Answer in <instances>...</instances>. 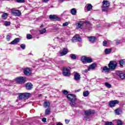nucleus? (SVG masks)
I'll return each instance as SVG.
<instances>
[{
  "label": "nucleus",
  "mask_w": 125,
  "mask_h": 125,
  "mask_svg": "<svg viewBox=\"0 0 125 125\" xmlns=\"http://www.w3.org/2000/svg\"><path fill=\"white\" fill-rule=\"evenodd\" d=\"M17 2L22 3L25 2V0H16Z\"/></svg>",
  "instance_id": "nucleus-41"
},
{
  "label": "nucleus",
  "mask_w": 125,
  "mask_h": 125,
  "mask_svg": "<svg viewBox=\"0 0 125 125\" xmlns=\"http://www.w3.org/2000/svg\"><path fill=\"white\" fill-rule=\"evenodd\" d=\"M62 93L63 94H65V95H67V94H68L69 93V92H68V91L66 90H64L62 91Z\"/></svg>",
  "instance_id": "nucleus-42"
},
{
  "label": "nucleus",
  "mask_w": 125,
  "mask_h": 125,
  "mask_svg": "<svg viewBox=\"0 0 125 125\" xmlns=\"http://www.w3.org/2000/svg\"><path fill=\"white\" fill-rule=\"evenodd\" d=\"M21 48H22V49H25V48H26V45H25V44H21Z\"/></svg>",
  "instance_id": "nucleus-40"
},
{
  "label": "nucleus",
  "mask_w": 125,
  "mask_h": 125,
  "mask_svg": "<svg viewBox=\"0 0 125 125\" xmlns=\"http://www.w3.org/2000/svg\"><path fill=\"white\" fill-rule=\"evenodd\" d=\"M70 105L71 107L77 108V103H76V101H71L70 103Z\"/></svg>",
  "instance_id": "nucleus-23"
},
{
  "label": "nucleus",
  "mask_w": 125,
  "mask_h": 125,
  "mask_svg": "<svg viewBox=\"0 0 125 125\" xmlns=\"http://www.w3.org/2000/svg\"><path fill=\"white\" fill-rule=\"evenodd\" d=\"M65 122L66 124H69L70 120H68L66 119L65 120Z\"/></svg>",
  "instance_id": "nucleus-50"
},
{
  "label": "nucleus",
  "mask_w": 125,
  "mask_h": 125,
  "mask_svg": "<svg viewBox=\"0 0 125 125\" xmlns=\"http://www.w3.org/2000/svg\"><path fill=\"white\" fill-rule=\"evenodd\" d=\"M88 95H89V91H85L83 92V96H84V97H87Z\"/></svg>",
  "instance_id": "nucleus-29"
},
{
  "label": "nucleus",
  "mask_w": 125,
  "mask_h": 125,
  "mask_svg": "<svg viewBox=\"0 0 125 125\" xmlns=\"http://www.w3.org/2000/svg\"><path fill=\"white\" fill-rule=\"evenodd\" d=\"M39 32L41 35H42V34H44L46 32V29L44 28L43 30H39Z\"/></svg>",
  "instance_id": "nucleus-35"
},
{
  "label": "nucleus",
  "mask_w": 125,
  "mask_h": 125,
  "mask_svg": "<svg viewBox=\"0 0 125 125\" xmlns=\"http://www.w3.org/2000/svg\"><path fill=\"white\" fill-rule=\"evenodd\" d=\"M62 75L64 77H69L71 74L70 73V68L69 67H63L62 69Z\"/></svg>",
  "instance_id": "nucleus-5"
},
{
  "label": "nucleus",
  "mask_w": 125,
  "mask_h": 125,
  "mask_svg": "<svg viewBox=\"0 0 125 125\" xmlns=\"http://www.w3.org/2000/svg\"><path fill=\"white\" fill-rule=\"evenodd\" d=\"M88 39L90 42H94L96 40V37L94 36L88 37Z\"/></svg>",
  "instance_id": "nucleus-19"
},
{
  "label": "nucleus",
  "mask_w": 125,
  "mask_h": 125,
  "mask_svg": "<svg viewBox=\"0 0 125 125\" xmlns=\"http://www.w3.org/2000/svg\"><path fill=\"white\" fill-rule=\"evenodd\" d=\"M64 0H59V1H61V2H63Z\"/></svg>",
  "instance_id": "nucleus-55"
},
{
  "label": "nucleus",
  "mask_w": 125,
  "mask_h": 125,
  "mask_svg": "<svg viewBox=\"0 0 125 125\" xmlns=\"http://www.w3.org/2000/svg\"><path fill=\"white\" fill-rule=\"evenodd\" d=\"M81 91V89H78L76 90V92H80Z\"/></svg>",
  "instance_id": "nucleus-53"
},
{
  "label": "nucleus",
  "mask_w": 125,
  "mask_h": 125,
  "mask_svg": "<svg viewBox=\"0 0 125 125\" xmlns=\"http://www.w3.org/2000/svg\"><path fill=\"white\" fill-rule=\"evenodd\" d=\"M10 24H11V22L10 21H6L4 22L5 26H9V25H10Z\"/></svg>",
  "instance_id": "nucleus-38"
},
{
  "label": "nucleus",
  "mask_w": 125,
  "mask_h": 125,
  "mask_svg": "<svg viewBox=\"0 0 125 125\" xmlns=\"http://www.w3.org/2000/svg\"><path fill=\"white\" fill-rule=\"evenodd\" d=\"M74 77L75 81H80V80H81V75L79 73L75 72Z\"/></svg>",
  "instance_id": "nucleus-16"
},
{
  "label": "nucleus",
  "mask_w": 125,
  "mask_h": 125,
  "mask_svg": "<svg viewBox=\"0 0 125 125\" xmlns=\"http://www.w3.org/2000/svg\"><path fill=\"white\" fill-rule=\"evenodd\" d=\"M23 95L24 97V100H27L30 97V95H31L30 93H23Z\"/></svg>",
  "instance_id": "nucleus-24"
},
{
  "label": "nucleus",
  "mask_w": 125,
  "mask_h": 125,
  "mask_svg": "<svg viewBox=\"0 0 125 125\" xmlns=\"http://www.w3.org/2000/svg\"><path fill=\"white\" fill-rule=\"evenodd\" d=\"M87 58L85 56H83L81 58V61L83 63V64H85L86 63V60H87Z\"/></svg>",
  "instance_id": "nucleus-26"
},
{
  "label": "nucleus",
  "mask_w": 125,
  "mask_h": 125,
  "mask_svg": "<svg viewBox=\"0 0 125 125\" xmlns=\"http://www.w3.org/2000/svg\"><path fill=\"white\" fill-rule=\"evenodd\" d=\"M117 62L114 61H111L108 64V67H109V69L110 70H115L116 69V67H117Z\"/></svg>",
  "instance_id": "nucleus-4"
},
{
  "label": "nucleus",
  "mask_w": 125,
  "mask_h": 125,
  "mask_svg": "<svg viewBox=\"0 0 125 125\" xmlns=\"http://www.w3.org/2000/svg\"><path fill=\"white\" fill-rule=\"evenodd\" d=\"M105 85L106 86V87H108V88H111L112 85H111V84L106 82L105 83Z\"/></svg>",
  "instance_id": "nucleus-36"
},
{
  "label": "nucleus",
  "mask_w": 125,
  "mask_h": 125,
  "mask_svg": "<svg viewBox=\"0 0 125 125\" xmlns=\"http://www.w3.org/2000/svg\"><path fill=\"white\" fill-rule=\"evenodd\" d=\"M117 125H123V122L121 120L117 121Z\"/></svg>",
  "instance_id": "nucleus-43"
},
{
  "label": "nucleus",
  "mask_w": 125,
  "mask_h": 125,
  "mask_svg": "<svg viewBox=\"0 0 125 125\" xmlns=\"http://www.w3.org/2000/svg\"><path fill=\"white\" fill-rule=\"evenodd\" d=\"M90 69H89L88 68L87 69L84 70V72L85 73H87V72H88V71H90Z\"/></svg>",
  "instance_id": "nucleus-49"
},
{
  "label": "nucleus",
  "mask_w": 125,
  "mask_h": 125,
  "mask_svg": "<svg viewBox=\"0 0 125 125\" xmlns=\"http://www.w3.org/2000/svg\"><path fill=\"white\" fill-rule=\"evenodd\" d=\"M40 27L41 28H42V27H43V25L42 24Z\"/></svg>",
  "instance_id": "nucleus-56"
},
{
  "label": "nucleus",
  "mask_w": 125,
  "mask_h": 125,
  "mask_svg": "<svg viewBox=\"0 0 125 125\" xmlns=\"http://www.w3.org/2000/svg\"><path fill=\"white\" fill-rule=\"evenodd\" d=\"M110 6V2L108 0H104L103 1V6L102 7V10L104 12L108 11V8Z\"/></svg>",
  "instance_id": "nucleus-3"
},
{
  "label": "nucleus",
  "mask_w": 125,
  "mask_h": 125,
  "mask_svg": "<svg viewBox=\"0 0 125 125\" xmlns=\"http://www.w3.org/2000/svg\"><path fill=\"white\" fill-rule=\"evenodd\" d=\"M97 64L95 63H93L92 64H91L89 67L88 69L89 70H94L95 69V67H96Z\"/></svg>",
  "instance_id": "nucleus-21"
},
{
  "label": "nucleus",
  "mask_w": 125,
  "mask_h": 125,
  "mask_svg": "<svg viewBox=\"0 0 125 125\" xmlns=\"http://www.w3.org/2000/svg\"><path fill=\"white\" fill-rule=\"evenodd\" d=\"M120 42H121V41L120 40H117L116 41L117 44H119V43H120Z\"/></svg>",
  "instance_id": "nucleus-51"
},
{
  "label": "nucleus",
  "mask_w": 125,
  "mask_h": 125,
  "mask_svg": "<svg viewBox=\"0 0 125 125\" xmlns=\"http://www.w3.org/2000/svg\"><path fill=\"white\" fill-rule=\"evenodd\" d=\"M105 125H114V124L112 122H107L105 123Z\"/></svg>",
  "instance_id": "nucleus-45"
},
{
  "label": "nucleus",
  "mask_w": 125,
  "mask_h": 125,
  "mask_svg": "<svg viewBox=\"0 0 125 125\" xmlns=\"http://www.w3.org/2000/svg\"><path fill=\"white\" fill-rule=\"evenodd\" d=\"M16 82L18 83H20V84H22V83H25V78H24L23 77L17 78L16 79Z\"/></svg>",
  "instance_id": "nucleus-8"
},
{
  "label": "nucleus",
  "mask_w": 125,
  "mask_h": 125,
  "mask_svg": "<svg viewBox=\"0 0 125 125\" xmlns=\"http://www.w3.org/2000/svg\"><path fill=\"white\" fill-rule=\"evenodd\" d=\"M114 24V22L111 23V25H113Z\"/></svg>",
  "instance_id": "nucleus-57"
},
{
  "label": "nucleus",
  "mask_w": 125,
  "mask_h": 125,
  "mask_svg": "<svg viewBox=\"0 0 125 125\" xmlns=\"http://www.w3.org/2000/svg\"><path fill=\"white\" fill-rule=\"evenodd\" d=\"M82 42V39L79 35H75L72 39V42Z\"/></svg>",
  "instance_id": "nucleus-9"
},
{
  "label": "nucleus",
  "mask_w": 125,
  "mask_h": 125,
  "mask_svg": "<svg viewBox=\"0 0 125 125\" xmlns=\"http://www.w3.org/2000/svg\"><path fill=\"white\" fill-rule=\"evenodd\" d=\"M23 73H24V75H26V76H30V75H31V71L30 69L25 68L23 70Z\"/></svg>",
  "instance_id": "nucleus-15"
},
{
  "label": "nucleus",
  "mask_w": 125,
  "mask_h": 125,
  "mask_svg": "<svg viewBox=\"0 0 125 125\" xmlns=\"http://www.w3.org/2000/svg\"><path fill=\"white\" fill-rule=\"evenodd\" d=\"M20 41V39L16 38L14 41L11 42L10 44H16V43H18L19 41Z\"/></svg>",
  "instance_id": "nucleus-20"
},
{
  "label": "nucleus",
  "mask_w": 125,
  "mask_h": 125,
  "mask_svg": "<svg viewBox=\"0 0 125 125\" xmlns=\"http://www.w3.org/2000/svg\"><path fill=\"white\" fill-rule=\"evenodd\" d=\"M70 57H71V59H77V56L75 54H70Z\"/></svg>",
  "instance_id": "nucleus-34"
},
{
  "label": "nucleus",
  "mask_w": 125,
  "mask_h": 125,
  "mask_svg": "<svg viewBox=\"0 0 125 125\" xmlns=\"http://www.w3.org/2000/svg\"><path fill=\"white\" fill-rule=\"evenodd\" d=\"M50 106V103L49 101H46L44 102L43 107L44 108H47V107H49Z\"/></svg>",
  "instance_id": "nucleus-22"
},
{
  "label": "nucleus",
  "mask_w": 125,
  "mask_h": 125,
  "mask_svg": "<svg viewBox=\"0 0 125 125\" xmlns=\"http://www.w3.org/2000/svg\"><path fill=\"white\" fill-rule=\"evenodd\" d=\"M83 24H85L87 27H89V30H91V24H90V23H89V21H78L77 23H76V27H77V28H80L83 27Z\"/></svg>",
  "instance_id": "nucleus-1"
},
{
  "label": "nucleus",
  "mask_w": 125,
  "mask_h": 125,
  "mask_svg": "<svg viewBox=\"0 0 125 125\" xmlns=\"http://www.w3.org/2000/svg\"><path fill=\"white\" fill-rule=\"evenodd\" d=\"M101 71L102 73H104L105 74H109L110 73V69L109 67L107 66H104L103 67H101Z\"/></svg>",
  "instance_id": "nucleus-7"
},
{
  "label": "nucleus",
  "mask_w": 125,
  "mask_h": 125,
  "mask_svg": "<svg viewBox=\"0 0 125 125\" xmlns=\"http://www.w3.org/2000/svg\"><path fill=\"white\" fill-rule=\"evenodd\" d=\"M19 100H22V99H23V100H24V93H21L19 95Z\"/></svg>",
  "instance_id": "nucleus-28"
},
{
  "label": "nucleus",
  "mask_w": 125,
  "mask_h": 125,
  "mask_svg": "<svg viewBox=\"0 0 125 125\" xmlns=\"http://www.w3.org/2000/svg\"><path fill=\"white\" fill-rule=\"evenodd\" d=\"M50 19L53 20L54 21H59L60 20V18L58 17L55 15H50L49 16Z\"/></svg>",
  "instance_id": "nucleus-13"
},
{
  "label": "nucleus",
  "mask_w": 125,
  "mask_h": 125,
  "mask_svg": "<svg viewBox=\"0 0 125 125\" xmlns=\"http://www.w3.org/2000/svg\"><path fill=\"white\" fill-rule=\"evenodd\" d=\"M68 25H69V23H68V22H65L62 24V26L66 27V26H68Z\"/></svg>",
  "instance_id": "nucleus-44"
},
{
  "label": "nucleus",
  "mask_w": 125,
  "mask_h": 125,
  "mask_svg": "<svg viewBox=\"0 0 125 125\" xmlns=\"http://www.w3.org/2000/svg\"><path fill=\"white\" fill-rule=\"evenodd\" d=\"M116 75H117V76L119 77V78L120 79H121L122 80H124V79H125V73H124L122 71H117L116 72Z\"/></svg>",
  "instance_id": "nucleus-12"
},
{
  "label": "nucleus",
  "mask_w": 125,
  "mask_h": 125,
  "mask_svg": "<svg viewBox=\"0 0 125 125\" xmlns=\"http://www.w3.org/2000/svg\"><path fill=\"white\" fill-rule=\"evenodd\" d=\"M25 87L27 90H31L33 88V84L31 83H27L25 85Z\"/></svg>",
  "instance_id": "nucleus-14"
},
{
  "label": "nucleus",
  "mask_w": 125,
  "mask_h": 125,
  "mask_svg": "<svg viewBox=\"0 0 125 125\" xmlns=\"http://www.w3.org/2000/svg\"><path fill=\"white\" fill-rule=\"evenodd\" d=\"M92 61H93L92 59L89 57H87L86 63H91Z\"/></svg>",
  "instance_id": "nucleus-32"
},
{
  "label": "nucleus",
  "mask_w": 125,
  "mask_h": 125,
  "mask_svg": "<svg viewBox=\"0 0 125 125\" xmlns=\"http://www.w3.org/2000/svg\"><path fill=\"white\" fill-rule=\"evenodd\" d=\"M66 97L70 102L76 101L77 100V96L73 94H69L67 95Z\"/></svg>",
  "instance_id": "nucleus-6"
},
{
  "label": "nucleus",
  "mask_w": 125,
  "mask_h": 125,
  "mask_svg": "<svg viewBox=\"0 0 125 125\" xmlns=\"http://www.w3.org/2000/svg\"><path fill=\"white\" fill-rule=\"evenodd\" d=\"M84 113L85 115V116L84 117V119L86 120V121L90 122V117L89 116H90L91 114H94L95 113V111L91 110H85Z\"/></svg>",
  "instance_id": "nucleus-2"
},
{
  "label": "nucleus",
  "mask_w": 125,
  "mask_h": 125,
  "mask_svg": "<svg viewBox=\"0 0 125 125\" xmlns=\"http://www.w3.org/2000/svg\"><path fill=\"white\" fill-rule=\"evenodd\" d=\"M26 38L27 40H31V39H33V36L31 34H27Z\"/></svg>",
  "instance_id": "nucleus-37"
},
{
  "label": "nucleus",
  "mask_w": 125,
  "mask_h": 125,
  "mask_svg": "<svg viewBox=\"0 0 125 125\" xmlns=\"http://www.w3.org/2000/svg\"><path fill=\"white\" fill-rule=\"evenodd\" d=\"M68 53V49L63 48L62 51L60 53V56H64V55H66Z\"/></svg>",
  "instance_id": "nucleus-17"
},
{
  "label": "nucleus",
  "mask_w": 125,
  "mask_h": 125,
  "mask_svg": "<svg viewBox=\"0 0 125 125\" xmlns=\"http://www.w3.org/2000/svg\"><path fill=\"white\" fill-rule=\"evenodd\" d=\"M111 51H112V49H108V48L105 49L104 50V52L105 54H110Z\"/></svg>",
  "instance_id": "nucleus-27"
},
{
  "label": "nucleus",
  "mask_w": 125,
  "mask_h": 125,
  "mask_svg": "<svg viewBox=\"0 0 125 125\" xmlns=\"http://www.w3.org/2000/svg\"><path fill=\"white\" fill-rule=\"evenodd\" d=\"M85 7L87 10V11H90L92 9V5L90 3H88L85 5Z\"/></svg>",
  "instance_id": "nucleus-18"
},
{
  "label": "nucleus",
  "mask_w": 125,
  "mask_h": 125,
  "mask_svg": "<svg viewBox=\"0 0 125 125\" xmlns=\"http://www.w3.org/2000/svg\"><path fill=\"white\" fill-rule=\"evenodd\" d=\"M45 115H49L50 114V108H47L45 110Z\"/></svg>",
  "instance_id": "nucleus-31"
},
{
  "label": "nucleus",
  "mask_w": 125,
  "mask_h": 125,
  "mask_svg": "<svg viewBox=\"0 0 125 125\" xmlns=\"http://www.w3.org/2000/svg\"><path fill=\"white\" fill-rule=\"evenodd\" d=\"M119 64H120V66H124V61H120Z\"/></svg>",
  "instance_id": "nucleus-47"
},
{
  "label": "nucleus",
  "mask_w": 125,
  "mask_h": 125,
  "mask_svg": "<svg viewBox=\"0 0 125 125\" xmlns=\"http://www.w3.org/2000/svg\"><path fill=\"white\" fill-rule=\"evenodd\" d=\"M42 122H43V123H46V118H43L42 119Z\"/></svg>",
  "instance_id": "nucleus-48"
},
{
  "label": "nucleus",
  "mask_w": 125,
  "mask_h": 125,
  "mask_svg": "<svg viewBox=\"0 0 125 125\" xmlns=\"http://www.w3.org/2000/svg\"><path fill=\"white\" fill-rule=\"evenodd\" d=\"M2 19L5 20L7 18V13H4L2 15Z\"/></svg>",
  "instance_id": "nucleus-33"
},
{
  "label": "nucleus",
  "mask_w": 125,
  "mask_h": 125,
  "mask_svg": "<svg viewBox=\"0 0 125 125\" xmlns=\"http://www.w3.org/2000/svg\"><path fill=\"white\" fill-rule=\"evenodd\" d=\"M70 13L72 15H76L77 14V9L76 8H72L70 10Z\"/></svg>",
  "instance_id": "nucleus-25"
},
{
  "label": "nucleus",
  "mask_w": 125,
  "mask_h": 125,
  "mask_svg": "<svg viewBox=\"0 0 125 125\" xmlns=\"http://www.w3.org/2000/svg\"><path fill=\"white\" fill-rule=\"evenodd\" d=\"M56 125H63V124L60 122V123H57Z\"/></svg>",
  "instance_id": "nucleus-52"
},
{
  "label": "nucleus",
  "mask_w": 125,
  "mask_h": 125,
  "mask_svg": "<svg viewBox=\"0 0 125 125\" xmlns=\"http://www.w3.org/2000/svg\"><path fill=\"white\" fill-rule=\"evenodd\" d=\"M103 44L104 46H107V45H108V42H107V41H104L103 42Z\"/></svg>",
  "instance_id": "nucleus-39"
},
{
  "label": "nucleus",
  "mask_w": 125,
  "mask_h": 125,
  "mask_svg": "<svg viewBox=\"0 0 125 125\" xmlns=\"http://www.w3.org/2000/svg\"><path fill=\"white\" fill-rule=\"evenodd\" d=\"M116 104H119V101L118 100H113V101H110L109 103V106L111 108H113L115 107V105Z\"/></svg>",
  "instance_id": "nucleus-10"
},
{
  "label": "nucleus",
  "mask_w": 125,
  "mask_h": 125,
  "mask_svg": "<svg viewBox=\"0 0 125 125\" xmlns=\"http://www.w3.org/2000/svg\"><path fill=\"white\" fill-rule=\"evenodd\" d=\"M121 112H122V110L120 109H117L115 110V114L116 115H120L121 114Z\"/></svg>",
  "instance_id": "nucleus-30"
},
{
  "label": "nucleus",
  "mask_w": 125,
  "mask_h": 125,
  "mask_svg": "<svg viewBox=\"0 0 125 125\" xmlns=\"http://www.w3.org/2000/svg\"><path fill=\"white\" fill-rule=\"evenodd\" d=\"M49 0H43V2H47Z\"/></svg>",
  "instance_id": "nucleus-54"
},
{
  "label": "nucleus",
  "mask_w": 125,
  "mask_h": 125,
  "mask_svg": "<svg viewBox=\"0 0 125 125\" xmlns=\"http://www.w3.org/2000/svg\"><path fill=\"white\" fill-rule=\"evenodd\" d=\"M10 39H11V35H8L7 36V41H10Z\"/></svg>",
  "instance_id": "nucleus-46"
},
{
  "label": "nucleus",
  "mask_w": 125,
  "mask_h": 125,
  "mask_svg": "<svg viewBox=\"0 0 125 125\" xmlns=\"http://www.w3.org/2000/svg\"><path fill=\"white\" fill-rule=\"evenodd\" d=\"M12 13L14 16H20L21 15V11L19 10L12 9Z\"/></svg>",
  "instance_id": "nucleus-11"
}]
</instances>
